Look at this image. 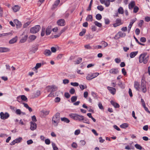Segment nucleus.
<instances>
[{
	"label": "nucleus",
	"mask_w": 150,
	"mask_h": 150,
	"mask_svg": "<svg viewBox=\"0 0 150 150\" xmlns=\"http://www.w3.org/2000/svg\"><path fill=\"white\" fill-rule=\"evenodd\" d=\"M69 116L71 118L76 120L81 121L83 119V115H79L76 114L71 113L69 114Z\"/></svg>",
	"instance_id": "3"
},
{
	"label": "nucleus",
	"mask_w": 150,
	"mask_h": 150,
	"mask_svg": "<svg viewBox=\"0 0 150 150\" xmlns=\"http://www.w3.org/2000/svg\"><path fill=\"white\" fill-rule=\"evenodd\" d=\"M0 118L1 119L5 120L7 119L9 117V114L6 112L5 113L3 112H1L0 113Z\"/></svg>",
	"instance_id": "7"
},
{
	"label": "nucleus",
	"mask_w": 150,
	"mask_h": 150,
	"mask_svg": "<svg viewBox=\"0 0 150 150\" xmlns=\"http://www.w3.org/2000/svg\"><path fill=\"white\" fill-rule=\"evenodd\" d=\"M71 146L74 148H76L77 147V145L76 143L73 142L71 144Z\"/></svg>",
	"instance_id": "59"
},
{
	"label": "nucleus",
	"mask_w": 150,
	"mask_h": 150,
	"mask_svg": "<svg viewBox=\"0 0 150 150\" xmlns=\"http://www.w3.org/2000/svg\"><path fill=\"white\" fill-rule=\"evenodd\" d=\"M135 146L136 148L137 149L141 150L142 149V147L140 145L136 144L135 145Z\"/></svg>",
	"instance_id": "48"
},
{
	"label": "nucleus",
	"mask_w": 150,
	"mask_h": 150,
	"mask_svg": "<svg viewBox=\"0 0 150 150\" xmlns=\"http://www.w3.org/2000/svg\"><path fill=\"white\" fill-rule=\"evenodd\" d=\"M86 21H88L92 22L93 21L92 16L91 15H88L86 18Z\"/></svg>",
	"instance_id": "22"
},
{
	"label": "nucleus",
	"mask_w": 150,
	"mask_h": 150,
	"mask_svg": "<svg viewBox=\"0 0 150 150\" xmlns=\"http://www.w3.org/2000/svg\"><path fill=\"white\" fill-rule=\"evenodd\" d=\"M118 12L119 13L123 14L124 13V11L122 7H120L118 9Z\"/></svg>",
	"instance_id": "34"
},
{
	"label": "nucleus",
	"mask_w": 150,
	"mask_h": 150,
	"mask_svg": "<svg viewBox=\"0 0 150 150\" xmlns=\"http://www.w3.org/2000/svg\"><path fill=\"white\" fill-rule=\"evenodd\" d=\"M126 35L125 33L122 32L120 31L118 33L116 36H118L119 37L118 38H120V37H124L126 36Z\"/></svg>",
	"instance_id": "18"
},
{
	"label": "nucleus",
	"mask_w": 150,
	"mask_h": 150,
	"mask_svg": "<svg viewBox=\"0 0 150 150\" xmlns=\"http://www.w3.org/2000/svg\"><path fill=\"white\" fill-rule=\"evenodd\" d=\"M40 29V25H37L34 27L31 28L30 29V32L31 33L35 34L38 32Z\"/></svg>",
	"instance_id": "4"
},
{
	"label": "nucleus",
	"mask_w": 150,
	"mask_h": 150,
	"mask_svg": "<svg viewBox=\"0 0 150 150\" xmlns=\"http://www.w3.org/2000/svg\"><path fill=\"white\" fill-rule=\"evenodd\" d=\"M149 55L147 52H144L141 54L139 56V61L140 63L143 62L144 64H146L149 60Z\"/></svg>",
	"instance_id": "1"
},
{
	"label": "nucleus",
	"mask_w": 150,
	"mask_h": 150,
	"mask_svg": "<svg viewBox=\"0 0 150 150\" xmlns=\"http://www.w3.org/2000/svg\"><path fill=\"white\" fill-rule=\"evenodd\" d=\"M67 29V27H65L62 29V30H61L59 33L61 34L65 32L66 31V30Z\"/></svg>",
	"instance_id": "56"
},
{
	"label": "nucleus",
	"mask_w": 150,
	"mask_h": 150,
	"mask_svg": "<svg viewBox=\"0 0 150 150\" xmlns=\"http://www.w3.org/2000/svg\"><path fill=\"white\" fill-rule=\"evenodd\" d=\"M60 120V113H56L53 117L52 118V123L55 126H57Z\"/></svg>",
	"instance_id": "2"
},
{
	"label": "nucleus",
	"mask_w": 150,
	"mask_h": 150,
	"mask_svg": "<svg viewBox=\"0 0 150 150\" xmlns=\"http://www.w3.org/2000/svg\"><path fill=\"white\" fill-rule=\"evenodd\" d=\"M40 95V91L37 90L34 92L32 96V98H35L39 96Z\"/></svg>",
	"instance_id": "12"
},
{
	"label": "nucleus",
	"mask_w": 150,
	"mask_h": 150,
	"mask_svg": "<svg viewBox=\"0 0 150 150\" xmlns=\"http://www.w3.org/2000/svg\"><path fill=\"white\" fill-rule=\"evenodd\" d=\"M144 23V21L143 20H140L138 23V25L139 26L141 27Z\"/></svg>",
	"instance_id": "51"
},
{
	"label": "nucleus",
	"mask_w": 150,
	"mask_h": 150,
	"mask_svg": "<svg viewBox=\"0 0 150 150\" xmlns=\"http://www.w3.org/2000/svg\"><path fill=\"white\" fill-rule=\"evenodd\" d=\"M123 23L122 22L120 18H117L115 21V23L113 24V26L114 27H116L122 25Z\"/></svg>",
	"instance_id": "8"
},
{
	"label": "nucleus",
	"mask_w": 150,
	"mask_h": 150,
	"mask_svg": "<svg viewBox=\"0 0 150 150\" xmlns=\"http://www.w3.org/2000/svg\"><path fill=\"white\" fill-rule=\"evenodd\" d=\"M140 41L142 42H144L146 41V39L144 37H142L140 39Z\"/></svg>",
	"instance_id": "60"
},
{
	"label": "nucleus",
	"mask_w": 150,
	"mask_h": 150,
	"mask_svg": "<svg viewBox=\"0 0 150 150\" xmlns=\"http://www.w3.org/2000/svg\"><path fill=\"white\" fill-rule=\"evenodd\" d=\"M82 58L81 57H79L75 61V64H78L82 62Z\"/></svg>",
	"instance_id": "36"
},
{
	"label": "nucleus",
	"mask_w": 150,
	"mask_h": 150,
	"mask_svg": "<svg viewBox=\"0 0 150 150\" xmlns=\"http://www.w3.org/2000/svg\"><path fill=\"white\" fill-rule=\"evenodd\" d=\"M36 38V36L35 35H32L29 37V39L30 41L32 42L34 41Z\"/></svg>",
	"instance_id": "30"
},
{
	"label": "nucleus",
	"mask_w": 150,
	"mask_h": 150,
	"mask_svg": "<svg viewBox=\"0 0 150 150\" xmlns=\"http://www.w3.org/2000/svg\"><path fill=\"white\" fill-rule=\"evenodd\" d=\"M60 2V0H57L55 1L52 6V9H54L58 6Z\"/></svg>",
	"instance_id": "15"
},
{
	"label": "nucleus",
	"mask_w": 150,
	"mask_h": 150,
	"mask_svg": "<svg viewBox=\"0 0 150 150\" xmlns=\"http://www.w3.org/2000/svg\"><path fill=\"white\" fill-rule=\"evenodd\" d=\"M138 51L131 52L130 54V57L131 58L134 57L138 54Z\"/></svg>",
	"instance_id": "26"
},
{
	"label": "nucleus",
	"mask_w": 150,
	"mask_h": 150,
	"mask_svg": "<svg viewBox=\"0 0 150 150\" xmlns=\"http://www.w3.org/2000/svg\"><path fill=\"white\" fill-rule=\"evenodd\" d=\"M93 79L99 75L98 73L96 72L91 74Z\"/></svg>",
	"instance_id": "46"
},
{
	"label": "nucleus",
	"mask_w": 150,
	"mask_h": 150,
	"mask_svg": "<svg viewBox=\"0 0 150 150\" xmlns=\"http://www.w3.org/2000/svg\"><path fill=\"white\" fill-rule=\"evenodd\" d=\"M82 121L84 123H86L88 124H89L90 123L89 120L87 118L84 117L83 116V119L82 120Z\"/></svg>",
	"instance_id": "33"
},
{
	"label": "nucleus",
	"mask_w": 150,
	"mask_h": 150,
	"mask_svg": "<svg viewBox=\"0 0 150 150\" xmlns=\"http://www.w3.org/2000/svg\"><path fill=\"white\" fill-rule=\"evenodd\" d=\"M57 23L59 26H64L65 25V22L64 19H61L57 21Z\"/></svg>",
	"instance_id": "10"
},
{
	"label": "nucleus",
	"mask_w": 150,
	"mask_h": 150,
	"mask_svg": "<svg viewBox=\"0 0 150 150\" xmlns=\"http://www.w3.org/2000/svg\"><path fill=\"white\" fill-rule=\"evenodd\" d=\"M41 66V63H37L34 68H35V69H37L38 68L40 67Z\"/></svg>",
	"instance_id": "43"
},
{
	"label": "nucleus",
	"mask_w": 150,
	"mask_h": 150,
	"mask_svg": "<svg viewBox=\"0 0 150 150\" xmlns=\"http://www.w3.org/2000/svg\"><path fill=\"white\" fill-rule=\"evenodd\" d=\"M99 108L101 110H103L104 108L103 106L102 103L100 102H99L98 104Z\"/></svg>",
	"instance_id": "54"
},
{
	"label": "nucleus",
	"mask_w": 150,
	"mask_h": 150,
	"mask_svg": "<svg viewBox=\"0 0 150 150\" xmlns=\"http://www.w3.org/2000/svg\"><path fill=\"white\" fill-rule=\"evenodd\" d=\"M75 92V90L74 88H71L69 91V93L71 94H73Z\"/></svg>",
	"instance_id": "55"
},
{
	"label": "nucleus",
	"mask_w": 150,
	"mask_h": 150,
	"mask_svg": "<svg viewBox=\"0 0 150 150\" xmlns=\"http://www.w3.org/2000/svg\"><path fill=\"white\" fill-rule=\"evenodd\" d=\"M69 82V81L67 79H64L63 80V83L64 84L68 83Z\"/></svg>",
	"instance_id": "61"
},
{
	"label": "nucleus",
	"mask_w": 150,
	"mask_h": 150,
	"mask_svg": "<svg viewBox=\"0 0 150 150\" xmlns=\"http://www.w3.org/2000/svg\"><path fill=\"white\" fill-rule=\"evenodd\" d=\"M64 96L67 98H69L70 96V95L68 93H64Z\"/></svg>",
	"instance_id": "58"
},
{
	"label": "nucleus",
	"mask_w": 150,
	"mask_h": 150,
	"mask_svg": "<svg viewBox=\"0 0 150 150\" xmlns=\"http://www.w3.org/2000/svg\"><path fill=\"white\" fill-rule=\"evenodd\" d=\"M48 92H52L57 91V87L55 86H48L47 87Z\"/></svg>",
	"instance_id": "5"
},
{
	"label": "nucleus",
	"mask_w": 150,
	"mask_h": 150,
	"mask_svg": "<svg viewBox=\"0 0 150 150\" xmlns=\"http://www.w3.org/2000/svg\"><path fill=\"white\" fill-rule=\"evenodd\" d=\"M38 45H36L34 46V47H33L32 48V51L34 53H35L38 50Z\"/></svg>",
	"instance_id": "41"
},
{
	"label": "nucleus",
	"mask_w": 150,
	"mask_h": 150,
	"mask_svg": "<svg viewBox=\"0 0 150 150\" xmlns=\"http://www.w3.org/2000/svg\"><path fill=\"white\" fill-rule=\"evenodd\" d=\"M45 143L46 144H49L50 143V140L48 139H46L45 140Z\"/></svg>",
	"instance_id": "57"
},
{
	"label": "nucleus",
	"mask_w": 150,
	"mask_h": 150,
	"mask_svg": "<svg viewBox=\"0 0 150 150\" xmlns=\"http://www.w3.org/2000/svg\"><path fill=\"white\" fill-rule=\"evenodd\" d=\"M28 38V36L25 35L24 37L22 38L20 40V42L23 43L25 42L27 40Z\"/></svg>",
	"instance_id": "28"
},
{
	"label": "nucleus",
	"mask_w": 150,
	"mask_h": 150,
	"mask_svg": "<svg viewBox=\"0 0 150 150\" xmlns=\"http://www.w3.org/2000/svg\"><path fill=\"white\" fill-rule=\"evenodd\" d=\"M15 112L16 114L17 115H20L21 114H22L23 115H24L25 114V112H22L21 110L19 109H16Z\"/></svg>",
	"instance_id": "29"
},
{
	"label": "nucleus",
	"mask_w": 150,
	"mask_h": 150,
	"mask_svg": "<svg viewBox=\"0 0 150 150\" xmlns=\"http://www.w3.org/2000/svg\"><path fill=\"white\" fill-rule=\"evenodd\" d=\"M107 88L112 95H114L115 93L116 90L115 88L108 86L107 87Z\"/></svg>",
	"instance_id": "14"
},
{
	"label": "nucleus",
	"mask_w": 150,
	"mask_h": 150,
	"mask_svg": "<svg viewBox=\"0 0 150 150\" xmlns=\"http://www.w3.org/2000/svg\"><path fill=\"white\" fill-rule=\"evenodd\" d=\"M50 112V111L48 110L47 111H44L42 110L41 112V115L45 117L47 115H48L49 114Z\"/></svg>",
	"instance_id": "23"
},
{
	"label": "nucleus",
	"mask_w": 150,
	"mask_h": 150,
	"mask_svg": "<svg viewBox=\"0 0 150 150\" xmlns=\"http://www.w3.org/2000/svg\"><path fill=\"white\" fill-rule=\"evenodd\" d=\"M61 120L62 121L64 122H65L66 123H69L70 122V120H69L67 118L65 117L61 118Z\"/></svg>",
	"instance_id": "32"
},
{
	"label": "nucleus",
	"mask_w": 150,
	"mask_h": 150,
	"mask_svg": "<svg viewBox=\"0 0 150 150\" xmlns=\"http://www.w3.org/2000/svg\"><path fill=\"white\" fill-rule=\"evenodd\" d=\"M80 130L79 129H77L75 130V131L74 134L76 135H78L80 134Z\"/></svg>",
	"instance_id": "63"
},
{
	"label": "nucleus",
	"mask_w": 150,
	"mask_h": 150,
	"mask_svg": "<svg viewBox=\"0 0 150 150\" xmlns=\"http://www.w3.org/2000/svg\"><path fill=\"white\" fill-rule=\"evenodd\" d=\"M52 31V29L50 27L48 26L46 29L45 33L46 35H49Z\"/></svg>",
	"instance_id": "19"
},
{
	"label": "nucleus",
	"mask_w": 150,
	"mask_h": 150,
	"mask_svg": "<svg viewBox=\"0 0 150 150\" xmlns=\"http://www.w3.org/2000/svg\"><path fill=\"white\" fill-rule=\"evenodd\" d=\"M139 84L137 81H135L134 84V86L136 89L137 91L139 90Z\"/></svg>",
	"instance_id": "25"
},
{
	"label": "nucleus",
	"mask_w": 150,
	"mask_h": 150,
	"mask_svg": "<svg viewBox=\"0 0 150 150\" xmlns=\"http://www.w3.org/2000/svg\"><path fill=\"white\" fill-rule=\"evenodd\" d=\"M139 9V8L138 7L136 6H135L134 8L133 12L135 13H137Z\"/></svg>",
	"instance_id": "45"
},
{
	"label": "nucleus",
	"mask_w": 150,
	"mask_h": 150,
	"mask_svg": "<svg viewBox=\"0 0 150 150\" xmlns=\"http://www.w3.org/2000/svg\"><path fill=\"white\" fill-rule=\"evenodd\" d=\"M17 40V37H16L13 38H12V39L11 40L9 41V43L10 44H12L15 42H16Z\"/></svg>",
	"instance_id": "31"
},
{
	"label": "nucleus",
	"mask_w": 150,
	"mask_h": 150,
	"mask_svg": "<svg viewBox=\"0 0 150 150\" xmlns=\"http://www.w3.org/2000/svg\"><path fill=\"white\" fill-rule=\"evenodd\" d=\"M135 5V2L133 1H132L129 4V9H132Z\"/></svg>",
	"instance_id": "21"
},
{
	"label": "nucleus",
	"mask_w": 150,
	"mask_h": 150,
	"mask_svg": "<svg viewBox=\"0 0 150 150\" xmlns=\"http://www.w3.org/2000/svg\"><path fill=\"white\" fill-rule=\"evenodd\" d=\"M30 129L31 130H34L36 129L37 125L34 122H30Z\"/></svg>",
	"instance_id": "11"
},
{
	"label": "nucleus",
	"mask_w": 150,
	"mask_h": 150,
	"mask_svg": "<svg viewBox=\"0 0 150 150\" xmlns=\"http://www.w3.org/2000/svg\"><path fill=\"white\" fill-rule=\"evenodd\" d=\"M94 24L96 25L100 28L102 26L101 23L98 22L97 21H95L94 22Z\"/></svg>",
	"instance_id": "38"
},
{
	"label": "nucleus",
	"mask_w": 150,
	"mask_h": 150,
	"mask_svg": "<svg viewBox=\"0 0 150 150\" xmlns=\"http://www.w3.org/2000/svg\"><path fill=\"white\" fill-rule=\"evenodd\" d=\"M128 125L127 123H124L120 125V127L122 128H125L128 127Z\"/></svg>",
	"instance_id": "35"
},
{
	"label": "nucleus",
	"mask_w": 150,
	"mask_h": 150,
	"mask_svg": "<svg viewBox=\"0 0 150 150\" xmlns=\"http://www.w3.org/2000/svg\"><path fill=\"white\" fill-rule=\"evenodd\" d=\"M79 86V87H80V89L82 90H83L85 88H86V87H85V86H84L83 85H80Z\"/></svg>",
	"instance_id": "62"
},
{
	"label": "nucleus",
	"mask_w": 150,
	"mask_h": 150,
	"mask_svg": "<svg viewBox=\"0 0 150 150\" xmlns=\"http://www.w3.org/2000/svg\"><path fill=\"white\" fill-rule=\"evenodd\" d=\"M110 1L109 0H106L105 1L104 4L106 7H108L110 6Z\"/></svg>",
	"instance_id": "40"
},
{
	"label": "nucleus",
	"mask_w": 150,
	"mask_h": 150,
	"mask_svg": "<svg viewBox=\"0 0 150 150\" xmlns=\"http://www.w3.org/2000/svg\"><path fill=\"white\" fill-rule=\"evenodd\" d=\"M86 32V30L85 29H83L82 31L81 32L79 33V35L80 36H82L85 34Z\"/></svg>",
	"instance_id": "44"
},
{
	"label": "nucleus",
	"mask_w": 150,
	"mask_h": 150,
	"mask_svg": "<svg viewBox=\"0 0 150 150\" xmlns=\"http://www.w3.org/2000/svg\"><path fill=\"white\" fill-rule=\"evenodd\" d=\"M84 47L85 48L87 49H92L91 47L89 45H85Z\"/></svg>",
	"instance_id": "64"
},
{
	"label": "nucleus",
	"mask_w": 150,
	"mask_h": 150,
	"mask_svg": "<svg viewBox=\"0 0 150 150\" xmlns=\"http://www.w3.org/2000/svg\"><path fill=\"white\" fill-rule=\"evenodd\" d=\"M119 71L117 68H113L110 69L109 71V73L113 75H116L118 74Z\"/></svg>",
	"instance_id": "9"
},
{
	"label": "nucleus",
	"mask_w": 150,
	"mask_h": 150,
	"mask_svg": "<svg viewBox=\"0 0 150 150\" xmlns=\"http://www.w3.org/2000/svg\"><path fill=\"white\" fill-rule=\"evenodd\" d=\"M31 23V22L28 21L25 23L23 25V28H25L27 27Z\"/></svg>",
	"instance_id": "52"
},
{
	"label": "nucleus",
	"mask_w": 150,
	"mask_h": 150,
	"mask_svg": "<svg viewBox=\"0 0 150 150\" xmlns=\"http://www.w3.org/2000/svg\"><path fill=\"white\" fill-rule=\"evenodd\" d=\"M45 28L43 27L42 28V32L41 33V36H43L45 34Z\"/></svg>",
	"instance_id": "50"
},
{
	"label": "nucleus",
	"mask_w": 150,
	"mask_h": 150,
	"mask_svg": "<svg viewBox=\"0 0 150 150\" xmlns=\"http://www.w3.org/2000/svg\"><path fill=\"white\" fill-rule=\"evenodd\" d=\"M20 97H21V99L23 100L24 101H27V98L26 97V96H25L24 95H22L21 96H18L17 98V100L20 102V101L19 100H18V99H19V98Z\"/></svg>",
	"instance_id": "16"
},
{
	"label": "nucleus",
	"mask_w": 150,
	"mask_h": 150,
	"mask_svg": "<svg viewBox=\"0 0 150 150\" xmlns=\"http://www.w3.org/2000/svg\"><path fill=\"white\" fill-rule=\"evenodd\" d=\"M86 79L88 80H90L93 79L91 74H88L86 77Z\"/></svg>",
	"instance_id": "39"
},
{
	"label": "nucleus",
	"mask_w": 150,
	"mask_h": 150,
	"mask_svg": "<svg viewBox=\"0 0 150 150\" xmlns=\"http://www.w3.org/2000/svg\"><path fill=\"white\" fill-rule=\"evenodd\" d=\"M71 85L74 86H79V84L77 82H71Z\"/></svg>",
	"instance_id": "53"
},
{
	"label": "nucleus",
	"mask_w": 150,
	"mask_h": 150,
	"mask_svg": "<svg viewBox=\"0 0 150 150\" xmlns=\"http://www.w3.org/2000/svg\"><path fill=\"white\" fill-rule=\"evenodd\" d=\"M51 52L49 50H46L44 52V54L46 56H50L51 54Z\"/></svg>",
	"instance_id": "27"
},
{
	"label": "nucleus",
	"mask_w": 150,
	"mask_h": 150,
	"mask_svg": "<svg viewBox=\"0 0 150 150\" xmlns=\"http://www.w3.org/2000/svg\"><path fill=\"white\" fill-rule=\"evenodd\" d=\"M14 23L16 25L17 28H20L22 26L21 22L17 19L14 20Z\"/></svg>",
	"instance_id": "13"
},
{
	"label": "nucleus",
	"mask_w": 150,
	"mask_h": 150,
	"mask_svg": "<svg viewBox=\"0 0 150 150\" xmlns=\"http://www.w3.org/2000/svg\"><path fill=\"white\" fill-rule=\"evenodd\" d=\"M20 8V7L18 5H15L12 8L14 12H16L18 11L19 10Z\"/></svg>",
	"instance_id": "20"
},
{
	"label": "nucleus",
	"mask_w": 150,
	"mask_h": 150,
	"mask_svg": "<svg viewBox=\"0 0 150 150\" xmlns=\"http://www.w3.org/2000/svg\"><path fill=\"white\" fill-rule=\"evenodd\" d=\"M96 18L97 20H100L102 19V16L100 14L98 13L96 15Z\"/></svg>",
	"instance_id": "37"
},
{
	"label": "nucleus",
	"mask_w": 150,
	"mask_h": 150,
	"mask_svg": "<svg viewBox=\"0 0 150 150\" xmlns=\"http://www.w3.org/2000/svg\"><path fill=\"white\" fill-rule=\"evenodd\" d=\"M77 97L76 96H73L71 98V101L72 103L75 102L77 100Z\"/></svg>",
	"instance_id": "42"
},
{
	"label": "nucleus",
	"mask_w": 150,
	"mask_h": 150,
	"mask_svg": "<svg viewBox=\"0 0 150 150\" xmlns=\"http://www.w3.org/2000/svg\"><path fill=\"white\" fill-rule=\"evenodd\" d=\"M97 8L98 10L101 11H103L104 9L103 7L101 5L98 6L97 7Z\"/></svg>",
	"instance_id": "49"
},
{
	"label": "nucleus",
	"mask_w": 150,
	"mask_h": 150,
	"mask_svg": "<svg viewBox=\"0 0 150 150\" xmlns=\"http://www.w3.org/2000/svg\"><path fill=\"white\" fill-rule=\"evenodd\" d=\"M110 103L115 108H119L120 107V105L118 103L113 101H111Z\"/></svg>",
	"instance_id": "24"
},
{
	"label": "nucleus",
	"mask_w": 150,
	"mask_h": 150,
	"mask_svg": "<svg viewBox=\"0 0 150 150\" xmlns=\"http://www.w3.org/2000/svg\"><path fill=\"white\" fill-rule=\"evenodd\" d=\"M141 84V89L142 92L144 93H145L147 91L146 83V82L144 81H142Z\"/></svg>",
	"instance_id": "6"
},
{
	"label": "nucleus",
	"mask_w": 150,
	"mask_h": 150,
	"mask_svg": "<svg viewBox=\"0 0 150 150\" xmlns=\"http://www.w3.org/2000/svg\"><path fill=\"white\" fill-rule=\"evenodd\" d=\"M22 139V138L21 137H19L18 138L16 139H15L16 142V143H19L21 142Z\"/></svg>",
	"instance_id": "47"
},
{
	"label": "nucleus",
	"mask_w": 150,
	"mask_h": 150,
	"mask_svg": "<svg viewBox=\"0 0 150 150\" xmlns=\"http://www.w3.org/2000/svg\"><path fill=\"white\" fill-rule=\"evenodd\" d=\"M9 49L5 47H0V52H8Z\"/></svg>",
	"instance_id": "17"
}]
</instances>
